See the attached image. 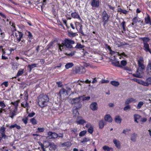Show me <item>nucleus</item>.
Segmentation results:
<instances>
[{
  "label": "nucleus",
  "mask_w": 151,
  "mask_h": 151,
  "mask_svg": "<svg viewBox=\"0 0 151 151\" xmlns=\"http://www.w3.org/2000/svg\"><path fill=\"white\" fill-rule=\"evenodd\" d=\"M12 29L13 32L16 31H17V29L15 26V24L14 23H13L12 24Z\"/></svg>",
  "instance_id": "59"
},
{
  "label": "nucleus",
  "mask_w": 151,
  "mask_h": 151,
  "mask_svg": "<svg viewBox=\"0 0 151 151\" xmlns=\"http://www.w3.org/2000/svg\"><path fill=\"white\" fill-rule=\"evenodd\" d=\"M110 83L113 86L117 87L119 85V83L118 81H111Z\"/></svg>",
  "instance_id": "29"
},
{
  "label": "nucleus",
  "mask_w": 151,
  "mask_h": 151,
  "mask_svg": "<svg viewBox=\"0 0 151 151\" xmlns=\"http://www.w3.org/2000/svg\"><path fill=\"white\" fill-rule=\"evenodd\" d=\"M6 126L8 127H9L10 129H12L13 128L16 127L17 129H19L21 128V127L20 126L17 125L16 124L11 125L10 126H9V125L6 124Z\"/></svg>",
  "instance_id": "16"
},
{
  "label": "nucleus",
  "mask_w": 151,
  "mask_h": 151,
  "mask_svg": "<svg viewBox=\"0 0 151 151\" xmlns=\"http://www.w3.org/2000/svg\"><path fill=\"white\" fill-rule=\"evenodd\" d=\"M72 145L71 142H65V147H70Z\"/></svg>",
  "instance_id": "56"
},
{
  "label": "nucleus",
  "mask_w": 151,
  "mask_h": 151,
  "mask_svg": "<svg viewBox=\"0 0 151 151\" xmlns=\"http://www.w3.org/2000/svg\"><path fill=\"white\" fill-rule=\"evenodd\" d=\"M132 21L134 24L137 23L138 21V18L137 17H135L132 19Z\"/></svg>",
  "instance_id": "51"
},
{
  "label": "nucleus",
  "mask_w": 151,
  "mask_h": 151,
  "mask_svg": "<svg viewBox=\"0 0 151 151\" xmlns=\"http://www.w3.org/2000/svg\"><path fill=\"white\" fill-rule=\"evenodd\" d=\"M87 131L86 130L81 131L79 134V136L80 137H82L84 136L86 133Z\"/></svg>",
  "instance_id": "45"
},
{
  "label": "nucleus",
  "mask_w": 151,
  "mask_h": 151,
  "mask_svg": "<svg viewBox=\"0 0 151 151\" xmlns=\"http://www.w3.org/2000/svg\"><path fill=\"white\" fill-rule=\"evenodd\" d=\"M62 20L63 21V23H64V24L66 26V27L67 29H69L70 28V27L69 26H68L67 25V21L66 20L64 19L63 18L62 19Z\"/></svg>",
  "instance_id": "48"
},
{
  "label": "nucleus",
  "mask_w": 151,
  "mask_h": 151,
  "mask_svg": "<svg viewBox=\"0 0 151 151\" xmlns=\"http://www.w3.org/2000/svg\"><path fill=\"white\" fill-rule=\"evenodd\" d=\"M24 69H20L17 73V76H18L22 75L24 73Z\"/></svg>",
  "instance_id": "38"
},
{
  "label": "nucleus",
  "mask_w": 151,
  "mask_h": 151,
  "mask_svg": "<svg viewBox=\"0 0 151 151\" xmlns=\"http://www.w3.org/2000/svg\"><path fill=\"white\" fill-rule=\"evenodd\" d=\"M71 16L73 18L77 19L79 20H81V18L78 12H73L71 14Z\"/></svg>",
  "instance_id": "14"
},
{
  "label": "nucleus",
  "mask_w": 151,
  "mask_h": 151,
  "mask_svg": "<svg viewBox=\"0 0 151 151\" xmlns=\"http://www.w3.org/2000/svg\"><path fill=\"white\" fill-rule=\"evenodd\" d=\"M54 44L53 42L52 41L47 45L46 47V49L47 50H48L51 48L53 46Z\"/></svg>",
  "instance_id": "35"
},
{
  "label": "nucleus",
  "mask_w": 151,
  "mask_h": 151,
  "mask_svg": "<svg viewBox=\"0 0 151 151\" xmlns=\"http://www.w3.org/2000/svg\"><path fill=\"white\" fill-rule=\"evenodd\" d=\"M37 130L39 132H42L44 131L45 129L43 127H38L37 129Z\"/></svg>",
  "instance_id": "52"
},
{
  "label": "nucleus",
  "mask_w": 151,
  "mask_h": 151,
  "mask_svg": "<svg viewBox=\"0 0 151 151\" xmlns=\"http://www.w3.org/2000/svg\"><path fill=\"white\" fill-rule=\"evenodd\" d=\"M86 71L85 68L82 66L76 67L75 70V73L79 74L84 73Z\"/></svg>",
  "instance_id": "7"
},
{
  "label": "nucleus",
  "mask_w": 151,
  "mask_h": 151,
  "mask_svg": "<svg viewBox=\"0 0 151 151\" xmlns=\"http://www.w3.org/2000/svg\"><path fill=\"white\" fill-rule=\"evenodd\" d=\"M113 142L116 146L119 149L120 147V141L116 139H115L113 140Z\"/></svg>",
  "instance_id": "22"
},
{
  "label": "nucleus",
  "mask_w": 151,
  "mask_h": 151,
  "mask_svg": "<svg viewBox=\"0 0 151 151\" xmlns=\"http://www.w3.org/2000/svg\"><path fill=\"white\" fill-rule=\"evenodd\" d=\"M84 47V46L82 45L80 43H77L76 46L74 48L77 49H82Z\"/></svg>",
  "instance_id": "32"
},
{
  "label": "nucleus",
  "mask_w": 151,
  "mask_h": 151,
  "mask_svg": "<svg viewBox=\"0 0 151 151\" xmlns=\"http://www.w3.org/2000/svg\"><path fill=\"white\" fill-rule=\"evenodd\" d=\"M147 70H150L151 71V61L147 65Z\"/></svg>",
  "instance_id": "64"
},
{
  "label": "nucleus",
  "mask_w": 151,
  "mask_h": 151,
  "mask_svg": "<svg viewBox=\"0 0 151 151\" xmlns=\"http://www.w3.org/2000/svg\"><path fill=\"white\" fill-rule=\"evenodd\" d=\"M102 22L103 23V26L105 27L109 21L110 16L107 13L106 11L104 10L102 14Z\"/></svg>",
  "instance_id": "5"
},
{
  "label": "nucleus",
  "mask_w": 151,
  "mask_h": 151,
  "mask_svg": "<svg viewBox=\"0 0 151 151\" xmlns=\"http://www.w3.org/2000/svg\"><path fill=\"white\" fill-rule=\"evenodd\" d=\"M75 43V41L72 40L68 38H65L62 42V43H58V50L61 51L64 49V47H66L69 49L73 48L72 45Z\"/></svg>",
  "instance_id": "1"
},
{
  "label": "nucleus",
  "mask_w": 151,
  "mask_h": 151,
  "mask_svg": "<svg viewBox=\"0 0 151 151\" xmlns=\"http://www.w3.org/2000/svg\"><path fill=\"white\" fill-rule=\"evenodd\" d=\"M22 106L24 108H25L26 107H28V104L27 103V101H26L25 103L24 104L23 102V104H21Z\"/></svg>",
  "instance_id": "54"
},
{
  "label": "nucleus",
  "mask_w": 151,
  "mask_h": 151,
  "mask_svg": "<svg viewBox=\"0 0 151 151\" xmlns=\"http://www.w3.org/2000/svg\"><path fill=\"white\" fill-rule=\"evenodd\" d=\"M17 110V109L16 110L15 109L9 113V115L10 117L12 119H13L14 116L16 115V113Z\"/></svg>",
  "instance_id": "25"
},
{
  "label": "nucleus",
  "mask_w": 151,
  "mask_h": 151,
  "mask_svg": "<svg viewBox=\"0 0 151 151\" xmlns=\"http://www.w3.org/2000/svg\"><path fill=\"white\" fill-rule=\"evenodd\" d=\"M146 80L147 83L148 84V86L151 85V77L147 78Z\"/></svg>",
  "instance_id": "46"
},
{
  "label": "nucleus",
  "mask_w": 151,
  "mask_h": 151,
  "mask_svg": "<svg viewBox=\"0 0 151 151\" xmlns=\"http://www.w3.org/2000/svg\"><path fill=\"white\" fill-rule=\"evenodd\" d=\"M126 22L124 21H123L122 22L121 24V25L122 26L123 30L124 31H126V29L125 28L126 27Z\"/></svg>",
  "instance_id": "39"
},
{
  "label": "nucleus",
  "mask_w": 151,
  "mask_h": 151,
  "mask_svg": "<svg viewBox=\"0 0 151 151\" xmlns=\"http://www.w3.org/2000/svg\"><path fill=\"white\" fill-rule=\"evenodd\" d=\"M47 135L50 137L51 139H55L58 137V134L55 132H53L49 131L47 132Z\"/></svg>",
  "instance_id": "11"
},
{
  "label": "nucleus",
  "mask_w": 151,
  "mask_h": 151,
  "mask_svg": "<svg viewBox=\"0 0 151 151\" xmlns=\"http://www.w3.org/2000/svg\"><path fill=\"white\" fill-rule=\"evenodd\" d=\"M77 35L76 33L73 32H72L68 31V35L70 37H73Z\"/></svg>",
  "instance_id": "27"
},
{
  "label": "nucleus",
  "mask_w": 151,
  "mask_h": 151,
  "mask_svg": "<svg viewBox=\"0 0 151 151\" xmlns=\"http://www.w3.org/2000/svg\"><path fill=\"white\" fill-rule=\"evenodd\" d=\"M39 106L43 108L47 106V103L49 100L48 96L44 93L40 94L37 97Z\"/></svg>",
  "instance_id": "2"
},
{
  "label": "nucleus",
  "mask_w": 151,
  "mask_h": 151,
  "mask_svg": "<svg viewBox=\"0 0 151 151\" xmlns=\"http://www.w3.org/2000/svg\"><path fill=\"white\" fill-rule=\"evenodd\" d=\"M122 68L124 70H127V71H131V70L127 66L123 67Z\"/></svg>",
  "instance_id": "61"
},
{
  "label": "nucleus",
  "mask_w": 151,
  "mask_h": 151,
  "mask_svg": "<svg viewBox=\"0 0 151 151\" xmlns=\"http://www.w3.org/2000/svg\"><path fill=\"white\" fill-rule=\"evenodd\" d=\"M127 64V62L125 60H122L121 61V64H120V68H123V67H124Z\"/></svg>",
  "instance_id": "31"
},
{
  "label": "nucleus",
  "mask_w": 151,
  "mask_h": 151,
  "mask_svg": "<svg viewBox=\"0 0 151 151\" xmlns=\"http://www.w3.org/2000/svg\"><path fill=\"white\" fill-rule=\"evenodd\" d=\"M73 65V64L72 63H67L65 65L66 69H68L72 67Z\"/></svg>",
  "instance_id": "30"
},
{
  "label": "nucleus",
  "mask_w": 151,
  "mask_h": 151,
  "mask_svg": "<svg viewBox=\"0 0 151 151\" xmlns=\"http://www.w3.org/2000/svg\"><path fill=\"white\" fill-rule=\"evenodd\" d=\"M74 107H75V109L77 110L81 107L82 104L80 101H78V102H77L76 104H74Z\"/></svg>",
  "instance_id": "23"
},
{
  "label": "nucleus",
  "mask_w": 151,
  "mask_h": 151,
  "mask_svg": "<svg viewBox=\"0 0 151 151\" xmlns=\"http://www.w3.org/2000/svg\"><path fill=\"white\" fill-rule=\"evenodd\" d=\"M25 34L27 36L28 40L29 42H31L32 40L33 39V37L32 34L29 31H27Z\"/></svg>",
  "instance_id": "13"
},
{
  "label": "nucleus",
  "mask_w": 151,
  "mask_h": 151,
  "mask_svg": "<svg viewBox=\"0 0 151 151\" xmlns=\"http://www.w3.org/2000/svg\"><path fill=\"white\" fill-rule=\"evenodd\" d=\"M105 124L106 122L103 119L100 120L99 122V128L100 129H103Z\"/></svg>",
  "instance_id": "17"
},
{
  "label": "nucleus",
  "mask_w": 151,
  "mask_h": 151,
  "mask_svg": "<svg viewBox=\"0 0 151 151\" xmlns=\"http://www.w3.org/2000/svg\"><path fill=\"white\" fill-rule=\"evenodd\" d=\"M147 16L145 18V22L146 24L151 25V19L150 15L147 13Z\"/></svg>",
  "instance_id": "12"
},
{
  "label": "nucleus",
  "mask_w": 151,
  "mask_h": 151,
  "mask_svg": "<svg viewBox=\"0 0 151 151\" xmlns=\"http://www.w3.org/2000/svg\"><path fill=\"white\" fill-rule=\"evenodd\" d=\"M19 43L20 45L19 46L21 47H24L26 45L25 40L24 39H21V40Z\"/></svg>",
  "instance_id": "26"
},
{
  "label": "nucleus",
  "mask_w": 151,
  "mask_h": 151,
  "mask_svg": "<svg viewBox=\"0 0 151 151\" xmlns=\"http://www.w3.org/2000/svg\"><path fill=\"white\" fill-rule=\"evenodd\" d=\"M100 3L99 0H91L90 4L93 9V8H97L99 6Z\"/></svg>",
  "instance_id": "6"
},
{
  "label": "nucleus",
  "mask_w": 151,
  "mask_h": 151,
  "mask_svg": "<svg viewBox=\"0 0 151 151\" xmlns=\"http://www.w3.org/2000/svg\"><path fill=\"white\" fill-rule=\"evenodd\" d=\"M75 25L76 29L82 35H86L84 34L82 30V26L81 24L79 22H76Z\"/></svg>",
  "instance_id": "8"
},
{
  "label": "nucleus",
  "mask_w": 151,
  "mask_h": 151,
  "mask_svg": "<svg viewBox=\"0 0 151 151\" xmlns=\"http://www.w3.org/2000/svg\"><path fill=\"white\" fill-rule=\"evenodd\" d=\"M82 97V96H81L72 99L71 101V104H76L78 102V101H80V99Z\"/></svg>",
  "instance_id": "18"
},
{
  "label": "nucleus",
  "mask_w": 151,
  "mask_h": 151,
  "mask_svg": "<svg viewBox=\"0 0 151 151\" xmlns=\"http://www.w3.org/2000/svg\"><path fill=\"white\" fill-rule=\"evenodd\" d=\"M121 119L119 116H116L115 119V122L117 123H121Z\"/></svg>",
  "instance_id": "36"
},
{
  "label": "nucleus",
  "mask_w": 151,
  "mask_h": 151,
  "mask_svg": "<svg viewBox=\"0 0 151 151\" xmlns=\"http://www.w3.org/2000/svg\"><path fill=\"white\" fill-rule=\"evenodd\" d=\"M112 64L115 66L116 67H118L120 68V64L119 62V61H115L114 62H112Z\"/></svg>",
  "instance_id": "37"
},
{
  "label": "nucleus",
  "mask_w": 151,
  "mask_h": 151,
  "mask_svg": "<svg viewBox=\"0 0 151 151\" xmlns=\"http://www.w3.org/2000/svg\"><path fill=\"white\" fill-rule=\"evenodd\" d=\"M90 141V139L89 138L84 137L82 139V140H81V143H83L85 142H87Z\"/></svg>",
  "instance_id": "42"
},
{
  "label": "nucleus",
  "mask_w": 151,
  "mask_h": 151,
  "mask_svg": "<svg viewBox=\"0 0 151 151\" xmlns=\"http://www.w3.org/2000/svg\"><path fill=\"white\" fill-rule=\"evenodd\" d=\"M28 118V117H26L25 118H23L22 119V121L25 124H27V121Z\"/></svg>",
  "instance_id": "50"
},
{
  "label": "nucleus",
  "mask_w": 151,
  "mask_h": 151,
  "mask_svg": "<svg viewBox=\"0 0 151 151\" xmlns=\"http://www.w3.org/2000/svg\"><path fill=\"white\" fill-rule=\"evenodd\" d=\"M103 149L104 150H106L107 151H109L110 150H113V148L111 147H109L108 146L105 145L102 147Z\"/></svg>",
  "instance_id": "34"
},
{
  "label": "nucleus",
  "mask_w": 151,
  "mask_h": 151,
  "mask_svg": "<svg viewBox=\"0 0 151 151\" xmlns=\"http://www.w3.org/2000/svg\"><path fill=\"white\" fill-rule=\"evenodd\" d=\"M1 133V139L2 138L5 139L6 138V135L5 134V132H0Z\"/></svg>",
  "instance_id": "55"
},
{
  "label": "nucleus",
  "mask_w": 151,
  "mask_h": 151,
  "mask_svg": "<svg viewBox=\"0 0 151 151\" xmlns=\"http://www.w3.org/2000/svg\"><path fill=\"white\" fill-rule=\"evenodd\" d=\"M11 104L16 107V109L17 110V107L18 104V102L17 101H16L14 102H12Z\"/></svg>",
  "instance_id": "60"
},
{
  "label": "nucleus",
  "mask_w": 151,
  "mask_h": 151,
  "mask_svg": "<svg viewBox=\"0 0 151 151\" xmlns=\"http://www.w3.org/2000/svg\"><path fill=\"white\" fill-rule=\"evenodd\" d=\"M50 145V150L51 151H53L55 150L56 147V146L54 144V143H51L49 145Z\"/></svg>",
  "instance_id": "28"
},
{
  "label": "nucleus",
  "mask_w": 151,
  "mask_h": 151,
  "mask_svg": "<svg viewBox=\"0 0 151 151\" xmlns=\"http://www.w3.org/2000/svg\"><path fill=\"white\" fill-rule=\"evenodd\" d=\"M76 123L78 124L83 125L86 123V121L84 119H81L76 122Z\"/></svg>",
  "instance_id": "33"
},
{
  "label": "nucleus",
  "mask_w": 151,
  "mask_h": 151,
  "mask_svg": "<svg viewBox=\"0 0 151 151\" xmlns=\"http://www.w3.org/2000/svg\"><path fill=\"white\" fill-rule=\"evenodd\" d=\"M71 88L69 87H65V88H62L59 91L60 98L62 99V97L67 96L68 95V93L71 90Z\"/></svg>",
  "instance_id": "3"
},
{
  "label": "nucleus",
  "mask_w": 151,
  "mask_h": 151,
  "mask_svg": "<svg viewBox=\"0 0 151 151\" xmlns=\"http://www.w3.org/2000/svg\"><path fill=\"white\" fill-rule=\"evenodd\" d=\"M71 132L72 133H74V134H76L77 131V129L76 128H74L73 129H71Z\"/></svg>",
  "instance_id": "53"
},
{
  "label": "nucleus",
  "mask_w": 151,
  "mask_h": 151,
  "mask_svg": "<svg viewBox=\"0 0 151 151\" xmlns=\"http://www.w3.org/2000/svg\"><path fill=\"white\" fill-rule=\"evenodd\" d=\"M139 83L145 86H148V84L147 83L146 80L145 81H144L141 80Z\"/></svg>",
  "instance_id": "44"
},
{
  "label": "nucleus",
  "mask_w": 151,
  "mask_h": 151,
  "mask_svg": "<svg viewBox=\"0 0 151 151\" xmlns=\"http://www.w3.org/2000/svg\"><path fill=\"white\" fill-rule=\"evenodd\" d=\"M140 117V116L139 115L137 114H135L134 115V121L137 123H138V122L137 120L139 119Z\"/></svg>",
  "instance_id": "41"
},
{
  "label": "nucleus",
  "mask_w": 151,
  "mask_h": 151,
  "mask_svg": "<svg viewBox=\"0 0 151 151\" xmlns=\"http://www.w3.org/2000/svg\"><path fill=\"white\" fill-rule=\"evenodd\" d=\"M4 85L5 87H8V81H4L1 84V86H2V85Z\"/></svg>",
  "instance_id": "63"
},
{
  "label": "nucleus",
  "mask_w": 151,
  "mask_h": 151,
  "mask_svg": "<svg viewBox=\"0 0 151 151\" xmlns=\"http://www.w3.org/2000/svg\"><path fill=\"white\" fill-rule=\"evenodd\" d=\"M0 106H1L2 108H4L5 107L6 105H5L4 101L0 102Z\"/></svg>",
  "instance_id": "58"
},
{
  "label": "nucleus",
  "mask_w": 151,
  "mask_h": 151,
  "mask_svg": "<svg viewBox=\"0 0 151 151\" xmlns=\"http://www.w3.org/2000/svg\"><path fill=\"white\" fill-rule=\"evenodd\" d=\"M136 99L133 98L128 99L125 102V104H129V103L132 102H135Z\"/></svg>",
  "instance_id": "19"
},
{
  "label": "nucleus",
  "mask_w": 151,
  "mask_h": 151,
  "mask_svg": "<svg viewBox=\"0 0 151 151\" xmlns=\"http://www.w3.org/2000/svg\"><path fill=\"white\" fill-rule=\"evenodd\" d=\"M133 135L134 136V137H132L131 138V140L132 141L135 142L136 141V137L137 135V134L135 133H134Z\"/></svg>",
  "instance_id": "62"
},
{
  "label": "nucleus",
  "mask_w": 151,
  "mask_h": 151,
  "mask_svg": "<svg viewBox=\"0 0 151 151\" xmlns=\"http://www.w3.org/2000/svg\"><path fill=\"white\" fill-rule=\"evenodd\" d=\"M84 96H83L82 97H83L82 98V100L83 101H84L85 100H89L90 99V96H87V97H84Z\"/></svg>",
  "instance_id": "57"
},
{
  "label": "nucleus",
  "mask_w": 151,
  "mask_h": 151,
  "mask_svg": "<svg viewBox=\"0 0 151 151\" xmlns=\"http://www.w3.org/2000/svg\"><path fill=\"white\" fill-rule=\"evenodd\" d=\"M24 99L26 101H27L28 99V94L27 91H25L24 92Z\"/></svg>",
  "instance_id": "43"
},
{
  "label": "nucleus",
  "mask_w": 151,
  "mask_h": 151,
  "mask_svg": "<svg viewBox=\"0 0 151 151\" xmlns=\"http://www.w3.org/2000/svg\"><path fill=\"white\" fill-rule=\"evenodd\" d=\"M143 103L142 102L140 101L139 102L138 104L137 105V109H140L142 106L143 105Z\"/></svg>",
  "instance_id": "49"
},
{
  "label": "nucleus",
  "mask_w": 151,
  "mask_h": 151,
  "mask_svg": "<svg viewBox=\"0 0 151 151\" xmlns=\"http://www.w3.org/2000/svg\"><path fill=\"white\" fill-rule=\"evenodd\" d=\"M14 49L12 47H9L8 49L6 50V55L8 56L9 55L12 51L14 50Z\"/></svg>",
  "instance_id": "21"
},
{
  "label": "nucleus",
  "mask_w": 151,
  "mask_h": 151,
  "mask_svg": "<svg viewBox=\"0 0 151 151\" xmlns=\"http://www.w3.org/2000/svg\"><path fill=\"white\" fill-rule=\"evenodd\" d=\"M30 122L33 125H35L37 124V121L35 118L31 119H30Z\"/></svg>",
  "instance_id": "40"
},
{
  "label": "nucleus",
  "mask_w": 151,
  "mask_h": 151,
  "mask_svg": "<svg viewBox=\"0 0 151 151\" xmlns=\"http://www.w3.org/2000/svg\"><path fill=\"white\" fill-rule=\"evenodd\" d=\"M143 61L144 60L142 58H140L139 60H138V64L139 68L137 69V72L138 71V70L142 71L145 69V66L143 64Z\"/></svg>",
  "instance_id": "9"
},
{
  "label": "nucleus",
  "mask_w": 151,
  "mask_h": 151,
  "mask_svg": "<svg viewBox=\"0 0 151 151\" xmlns=\"http://www.w3.org/2000/svg\"><path fill=\"white\" fill-rule=\"evenodd\" d=\"M93 131V128L92 127L89 128H88V132L90 133V134H92Z\"/></svg>",
  "instance_id": "47"
},
{
  "label": "nucleus",
  "mask_w": 151,
  "mask_h": 151,
  "mask_svg": "<svg viewBox=\"0 0 151 151\" xmlns=\"http://www.w3.org/2000/svg\"><path fill=\"white\" fill-rule=\"evenodd\" d=\"M140 39L143 42V49L146 52H149L150 50L149 47V45L148 42L150 41V39L148 37H141Z\"/></svg>",
  "instance_id": "4"
},
{
  "label": "nucleus",
  "mask_w": 151,
  "mask_h": 151,
  "mask_svg": "<svg viewBox=\"0 0 151 151\" xmlns=\"http://www.w3.org/2000/svg\"><path fill=\"white\" fill-rule=\"evenodd\" d=\"M15 35L16 37L17 41L18 43L21 41V39L23 37V34L22 32L18 31L17 32L15 33Z\"/></svg>",
  "instance_id": "10"
},
{
  "label": "nucleus",
  "mask_w": 151,
  "mask_h": 151,
  "mask_svg": "<svg viewBox=\"0 0 151 151\" xmlns=\"http://www.w3.org/2000/svg\"><path fill=\"white\" fill-rule=\"evenodd\" d=\"M104 119L106 121L109 122H111L112 121V119L109 114H106V115L104 117Z\"/></svg>",
  "instance_id": "20"
},
{
  "label": "nucleus",
  "mask_w": 151,
  "mask_h": 151,
  "mask_svg": "<svg viewBox=\"0 0 151 151\" xmlns=\"http://www.w3.org/2000/svg\"><path fill=\"white\" fill-rule=\"evenodd\" d=\"M90 109L93 111L97 110L98 109L97 103L95 102H92L90 106Z\"/></svg>",
  "instance_id": "15"
},
{
  "label": "nucleus",
  "mask_w": 151,
  "mask_h": 151,
  "mask_svg": "<svg viewBox=\"0 0 151 151\" xmlns=\"http://www.w3.org/2000/svg\"><path fill=\"white\" fill-rule=\"evenodd\" d=\"M37 64L33 63L31 65H29L28 66V68L29 69V72L31 71L32 69L34 68L37 67Z\"/></svg>",
  "instance_id": "24"
}]
</instances>
